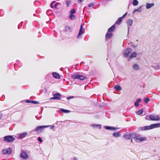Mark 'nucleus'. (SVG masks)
<instances>
[{"mask_svg": "<svg viewBox=\"0 0 160 160\" xmlns=\"http://www.w3.org/2000/svg\"><path fill=\"white\" fill-rule=\"evenodd\" d=\"M160 127V123H155L151 124L149 126H145L143 127H139L138 128V130L141 131H145Z\"/></svg>", "mask_w": 160, "mask_h": 160, "instance_id": "f257e3e1", "label": "nucleus"}, {"mask_svg": "<svg viewBox=\"0 0 160 160\" xmlns=\"http://www.w3.org/2000/svg\"><path fill=\"white\" fill-rule=\"evenodd\" d=\"M136 133H125L123 135V137L127 140H131V142H132V139H135Z\"/></svg>", "mask_w": 160, "mask_h": 160, "instance_id": "f03ea898", "label": "nucleus"}, {"mask_svg": "<svg viewBox=\"0 0 160 160\" xmlns=\"http://www.w3.org/2000/svg\"><path fill=\"white\" fill-rule=\"evenodd\" d=\"M71 78L74 79H78L81 80H83L87 79L86 76L77 73L72 75Z\"/></svg>", "mask_w": 160, "mask_h": 160, "instance_id": "7ed1b4c3", "label": "nucleus"}, {"mask_svg": "<svg viewBox=\"0 0 160 160\" xmlns=\"http://www.w3.org/2000/svg\"><path fill=\"white\" fill-rule=\"evenodd\" d=\"M15 140V138L11 135L5 136L3 137V140L8 142H12Z\"/></svg>", "mask_w": 160, "mask_h": 160, "instance_id": "20e7f679", "label": "nucleus"}, {"mask_svg": "<svg viewBox=\"0 0 160 160\" xmlns=\"http://www.w3.org/2000/svg\"><path fill=\"white\" fill-rule=\"evenodd\" d=\"M140 135L136 133L135 141H136V140H138L140 142H142L143 141H146L147 140V138L145 137L140 138Z\"/></svg>", "mask_w": 160, "mask_h": 160, "instance_id": "39448f33", "label": "nucleus"}, {"mask_svg": "<svg viewBox=\"0 0 160 160\" xmlns=\"http://www.w3.org/2000/svg\"><path fill=\"white\" fill-rule=\"evenodd\" d=\"M12 150L11 148H5L2 150V154H3L10 155L12 153Z\"/></svg>", "mask_w": 160, "mask_h": 160, "instance_id": "423d86ee", "label": "nucleus"}, {"mask_svg": "<svg viewBox=\"0 0 160 160\" xmlns=\"http://www.w3.org/2000/svg\"><path fill=\"white\" fill-rule=\"evenodd\" d=\"M150 118L151 120L152 121H158L160 119V117L159 115H156L153 114L150 115Z\"/></svg>", "mask_w": 160, "mask_h": 160, "instance_id": "0eeeda50", "label": "nucleus"}, {"mask_svg": "<svg viewBox=\"0 0 160 160\" xmlns=\"http://www.w3.org/2000/svg\"><path fill=\"white\" fill-rule=\"evenodd\" d=\"M61 95L59 93L53 94V97L51 98L50 100H61Z\"/></svg>", "mask_w": 160, "mask_h": 160, "instance_id": "6e6552de", "label": "nucleus"}, {"mask_svg": "<svg viewBox=\"0 0 160 160\" xmlns=\"http://www.w3.org/2000/svg\"><path fill=\"white\" fill-rule=\"evenodd\" d=\"M49 125H46V126H41L37 127L34 130L37 132H41L43 128H46L49 127Z\"/></svg>", "mask_w": 160, "mask_h": 160, "instance_id": "1a4fd4ad", "label": "nucleus"}, {"mask_svg": "<svg viewBox=\"0 0 160 160\" xmlns=\"http://www.w3.org/2000/svg\"><path fill=\"white\" fill-rule=\"evenodd\" d=\"M131 52V49L130 48H128L126 49L123 52L124 56L125 58H128L129 56V54Z\"/></svg>", "mask_w": 160, "mask_h": 160, "instance_id": "9d476101", "label": "nucleus"}, {"mask_svg": "<svg viewBox=\"0 0 160 160\" xmlns=\"http://www.w3.org/2000/svg\"><path fill=\"white\" fill-rule=\"evenodd\" d=\"M20 157L24 159H27L28 158V155L27 154L26 152L24 151H21Z\"/></svg>", "mask_w": 160, "mask_h": 160, "instance_id": "9b49d317", "label": "nucleus"}, {"mask_svg": "<svg viewBox=\"0 0 160 160\" xmlns=\"http://www.w3.org/2000/svg\"><path fill=\"white\" fill-rule=\"evenodd\" d=\"M60 4L59 2H56V1L52 2L50 4V7L52 8H57V7Z\"/></svg>", "mask_w": 160, "mask_h": 160, "instance_id": "f8f14e48", "label": "nucleus"}, {"mask_svg": "<svg viewBox=\"0 0 160 160\" xmlns=\"http://www.w3.org/2000/svg\"><path fill=\"white\" fill-rule=\"evenodd\" d=\"M83 26L82 24L81 25L80 29L79 31V33L77 35V38H78L83 33Z\"/></svg>", "mask_w": 160, "mask_h": 160, "instance_id": "ddd939ff", "label": "nucleus"}, {"mask_svg": "<svg viewBox=\"0 0 160 160\" xmlns=\"http://www.w3.org/2000/svg\"><path fill=\"white\" fill-rule=\"evenodd\" d=\"M104 128L106 129L110 130L111 131H114L116 129L119 128H116L115 127H111L109 126H105Z\"/></svg>", "mask_w": 160, "mask_h": 160, "instance_id": "4468645a", "label": "nucleus"}, {"mask_svg": "<svg viewBox=\"0 0 160 160\" xmlns=\"http://www.w3.org/2000/svg\"><path fill=\"white\" fill-rule=\"evenodd\" d=\"M28 133L26 132H24L22 133H20L18 134V138H22L25 137L27 134Z\"/></svg>", "mask_w": 160, "mask_h": 160, "instance_id": "2eb2a0df", "label": "nucleus"}, {"mask_svg": "<svg viewBox=\"0 0 160 160\" xmlns=\"http://www.w3.org/2000/svg\"><path fill=\"white\" fill-rule=\"evenodd\" d=\"M115 27L116 26L114 24L113 25L108 29V32L112 33L115 29Z\"/></svg>", "mask_w": 160, "mask_h": 160, "instance_id": "dca6fc26", "label": "nucleus"}, {"mask_svg": "<svg viewBox=\"0 0 160 160\" xmlns=\"http://www.w3.org/2000/svg\"><path fill=\"white\" fill-rule=\"evenodd\" d=\"M151 67L154 68L155 70H158L160 69V65L159 64H155L152 65Z\"/></svg>", "mask_w": 160, "mask_h": 160, "instance_id": "f3484780", "label": "nucleus"}, {"mask_svg": "<svg viewBox=\"0 0 160 160\" xmlns=\"http://www.w3.org/2000/svg\"><path fill=\"white\" fill-rule=\"evenodd\" d=\"M112 36V34L111 33L108 32H107L105 35V38L106 39L111 38Z\"/></svg>", "mask_w": 160, "mask_h": 160, "instance_id": "a211bd4d", "label": "nucleus"}, {"mask_svg": "<svg viewBox=\"0 0 160 160\" xmlns=\"http://www.w3.org/2000/svg\"><path fill=\"white\" fill-rule=\"evenodd\" d=\"M154 4L153 3H147L146 4V8L147 9H148L154 6Z\"/></svg>", "mask_w": 160, "mask_h": 160, "instance_id": "6ab92c4d", "label": "nucleus"}, {"mask_svg": "<svg viewBox=\"0 0 160 160\" xmlns=\"http://www.w3.org/2000/svg\"><path fill=\"white\" fill-rule=\"evenodd\" d=\"M52 74L53 77L55 78L60 79V76L57 72H53Z\"/></svg>", "mask_w": 160, "mask_h": 160, "instance_id": "aec40b11", "label": "nucleus"}, {"mask_svg": "<svg viewBox=\"0 0 160 160\" xmlns=\"http://www.w3.org/2000/svg\"><path fill=\"white\" fill-rule=\"evenodd\" d=\"M142 100L141 98H138L137 99L136 101L134 103V105L136 107H138L139 106V103Z\"/></svg>", "mask_w": 160, "mask_h": 160, "instance_id": "412c9836", "label": "nucleus"}, {"mask_svg": "<svg viewBox=\"0 0 160 160\" xmlns=\"http://www.w3.org/2000/svg\"><path fill=\"white\" fill-rule=\"evenodd\" d=\"M113 136L115 138H118L120 136V134L119 132H114L112 134Z\"/></svg>", "mask_w": 160, "mask_h": 160, "instance_id": "4be33fe9", "label": "nucleus"}, {"mask_svg": "<svg viewBox=\"0 0 160 160\" xmlns=\"http://www.w3.org/2000/svg\"><path fill=\"white\" fill-rule=\"evenodd\" d=\"M133 22V21L132 19H128L127 20V24L129 26H131L132 25Z\"/></svg>", "mask_w": 160, "mask_h": 160, "instance_id": "5701e85b", "label": "nucleus"}, {"mask_svg": "<svg viewBox=\"0 0 160 160\" xmlns=\"http://www.w3.org/2000/svg\"><path fill=\"white\" fill-rule=\"evenodd\" d=\"M115 89L118 91H119L122 90V88L121 86L118 85H116L114 87Z\"/></svg>", "mask_w": 160, "mask_h": 160, "instance_id": "b1692460", "label": "nucleus"}, {"mask_svg": "<svg viewBox=\"0 0 160 160\" xmlns=\"http://www.w3.org/2000/svg\"><path fill=\"white\" fill-rule=\"evenodd\" d=\"M133 68L134 70H138L139 68V66L138 64L136 63L133 65Z\"/></svg>", "mask_w": 160, "mask_h": 160, "instance_id": "393cba45", "label": "nucleus"}, {"mask_svg": "<svg viewBox=\"0 0 160 160\" xmlns=\"http://www.w3.org/2000/svg\"><path fill=\"white\" fill-rule=\"evenodd\" d=\"M137 56V53L135 52H133L129 57V58H135Z\"/></svg>", "mask_w": 160, "mask_h": 160, "instance_id": "a878e982", "label": "nucleus"}, {"mask_svg": "<svg viewBox=\"0 0 160 160\" xmlns=\"http://www.w3.org/2000/svg\"><path fill=\"white\" fill-rule=\"evenodd\" d=\"M91 126H93V127H96L99 129H101V125L100 124H92Z\"/></svg>", "mask_w": 160, "mask_h": 160, "instance_id": "bb28decb", "label": "nucleus"}, {"mask_svg": "<svg viewBox=\"0 0 160 160\" xmlns=\"http://www.w3.org/2000/svg\"><path fill=\"white\" fill-rule=\"evenodd\" d=\"M71 28V27L68 26H66L65 27V31L66 32L70 31Z\"/></svg>", "mask_w": 160, "mask_h": 160, "instance_id": "cd10ccee", "label": "nucleus"}, {"mask_svg": "<svg viewBox=\"0 0 160 160\" xmlns=\"http://www.w3.org/2000/svg\"><path fill=\"white\" fill-rule=\"evenodd\" d=\"M143 109H141L140 110L137 111L136 113L137 114L140 115L143 113Z\"/></svg>", "mask_w": 160, "mask_h": 160, "instance_id": "c85d7f7f", "label": "nucleus"}, {"mask_svg": "<svg viewBox=\"0 0 160 160\" xmlns=\"http://www.w3.org/2000/svg\"><path fill=\"white\" fill-rule=\"evenodd\" d=\"M60 110L62 112H64V113H68V112H70V111L69 110H66V109H62V108L60 109Z\"/></svg>", "mask_w": 160, "mask_h": 160, "instance_id": "c756f323", "label": "nucleus"}, {"mask_svg": "<svg viewBox=\"0 0 160 160\" xmlns=\"http://www.w3.org/2000/svg\"><path fill=\"white\" fill-rule=\"evenodd\" d=\"M122 18L120 17L115 22V23L116 24H119L122 21Z\"/></svg>", "mask_w": 160, "mask_h": 160, "instance_id": "7c9ffc66", "label": "nucleus"}, {"mask_svg": "<svg viewBox=\"0 0 160 160\" xmlns=\"http://www.w3.org/2000/svg\"><path fill=\"white\" fill-rule=\"evenodd\" d=\"M141 8H142V6H140L139 8H138L134 9L133 12V13H134L136 12H141L142 11L141 9Z\"/></svg>", "mask_w": 160, "mask_h": 160, "instance_id": "2f4dec72", "label": "nucleus"}, {"mask_svg": "<svg viewBox=\"0 0 160 160\" xmlns=\"http://www.w3.org/2000/svg\"><path fill=\"white\" fill-rule=\"evenodd\" d=\"M132 4L134 6H136L138 4V2L137 0H133Z\"/></svg>", "mask_w": 160, "mask_h": 160, "instance_id": "473e14b6", "label": "nucleus"}, {"mask_svg": "<svg viewBox=\"0 0 160 160\" xmlns=\"http://www.w3.org/2000/svg\"><path fill=\"white\" fill-rule=\"evenodd\" d=\"M71 0H67L66 1V5L67 7H69L71 3Z\"/></svg>", "mask_w": 160, "mask_h": 160, "instance_id": "72a5a7b5", "label": "nucleus"}, {"mask_svg": "<svg viewBox=\"0 0 160 160\" xmlns=\"http://www.w3.org/2000/svg\"><path fill=\"white\" fill-rule=\"evenodd\" d=\"M69 18L71 20H73L75 19V17L73 14H70V16H69Z\"/></svg>", "mask_w": 160, "mask_h": 160, "instance_id": "f704fd0d", "label": "nucleus"}, {"mask_svg": "<svg viewBox=\"0 0 160 160\" xmlns=\"http://www.w3.org/2000/svg\"><path fill=\"white\" fill-rule=\"evenodd\" d=\"M144 101L146 103H147L150 101V99H149V98H144Z\"/></svg>", "mask_w": 160, "mask_h": 160, "instance_id": "c9c22d12", "label": "nucleus"}, {"mask_svg": "<svg viewBox=\"0 0 160 160\" xmlns=\"http://www.w3.org/2000/svg\"><path fill=\"white\" fill-rule=\"evenodd\" d=\"M76 11L74 9H73L70 11V14H73L75 13Z\"/></svg>", "mask_w": 160, "mask_h": 160, "instance_id": "e433bc0d", "label": "nucleus"}, {"mask_svg": "<svg viewBox=\"0 0 160 160\" xmlns=\"http://www.w3.org/2000/svg\"><path fill=\"white\" fill-rule=\"evenodd\" d=\"M4 14V12L3 10H0V16H2Z\"/></svg>", "mask_w": 160, "mask_h": 160, "instance_id": "4c0bfd02", "label": "nucleus"}, {"mask_svg": "<svg viewBox=\"0 0 160 160\" xmlns=\"http://www.w3.org/2000/svg\"><path fill=\"white\" fill-rule=\"evenodd\" d=\"M74 97H75L74 96H73L68 97L67 98V100H69V99H71L74 98Z\"/></svg>", "mask_w": 160, "mask_h": 160, "instance_id": "58836bf2", "label": "nucleus"}, {"mask_svg": "<svg viewBox=\"0 0 160 160\" xmlns=\"http://www.w3.org/2000/svg\"><path fill=\"white\" fill-rule=\"evenodd\" d=\"M23 22H21L20 24H19L18 25V29H19V28L21 27Z\"/></svg>", "mask_w": 160, "mask_h": 160, "instance_id": "ea45409f", "label": "nucleus"}, {"mask_svg": "<svg viewBox=\"0 0 160 160\" xmlns=\"http://www.w3.org/2000/svg\"><path fill=\"white\" fill-rule=\"evenodd\" d=\"M32 103L34 104H38L39 103V102L35 101L32 100Z\"/></svg>", "mask_w": 160, "mask_h": 160, "instance_id": "a19ab883", "label": "nucleus"}, {"mask_svg": "<svg viewBox=\"0 0 160 160\" xmlns=\"http://www.w3.org/2000/svg\"><path fill=\"white\" fill-rule=\"evenodd\" d=\"M145 119L147 120H151V119L150 118V115L149 116H146Z\"/></svg>", "mask_w": 160, "mask_h": 160, "instance_id": "79ce46f5", "label": "nucleus"}, {"mask_svg": "<svg viewBox=\"0 0 160 160\" xmlns=\"http://www.w3.org/2000/svg\"><path fill=\"white\" fill-rule=\"evenodd\" d=\"M38 140L40 142H42L43 141L42 138L40 137L38 138Z\"/></svg>", "mask_w": 160, "mask_h": 160, "instance_id": "37998d69", "label": "nucleus"}, {"mask_svg": "<svg viewBox=\"0 0 160 160\" xmlns=\"http://www.w3.org/2000/svg\"><path fill=\"white\" fill-rule=\"evenodd\" d=\"M131 46L134 48H136L138 47V45L137 44L135 45V44H133L131 45Z\"/></svg>", "mask_w": 160, "mask_h": 160, "instance_id": "c03bdc74", "label": "nucleus"}, {"mask_svg": "<svg viewBox=\"0 0 160 160\" xmlns=\"http://www.w3.org/2000/svg\"><path fill=\"white\" fill-rule=\"evenodd\" d=\"M94 4V3H93L91 2L88 5V7H91L93 6V5Z\"/></svg>", "mask_w": 160, "mask_h": 160, "instance_id": "a18cd8bd", "label": "nucleus"}, {"mask_svg": "<svg viewBox=\"0 0 160 160\" xmlns=\"http://www.w3.org/2000/svg\"><path fill=\"white\" fill-rule=\"evenodd\" d=\"M127 14V12H126L122 16V17H121V18L122 19L124 18H125V17H126V16Z\"/></svg>", "mask_w": 160, "mask_h": 160, "instance_id": "49530a36", "label": "nucleus"}, {"mask_svg": "<svg viewBox=\"0 0 160 160\" xmlns=\"http://www.w3.org/2000/svg\"><path fill=\"white\" fill-rule=\"evenodd\" d=\"M26 102L27 103H32V100H26Z\"/></svg>", "mask_w": 160, "mask_h": 160, "instance_id": "de8ad7c7", "label": "nucleus"}, {"mask_svg": "<svg viewBox=\"0 0 160 160\" xmlns=\"http://www.w3.org/2000/svg\"><path fill=\"white\" fill-rule=\"evenodd\" d=\"M54 126H51L50 127V128L51 129H53L54 128Z\"/></svg>", "mask_w": 160, "mask_h": 160, "instance_id": "09e8293b", "label": "nucleus"}, {"mask_svg": "<svg viewBox=\"0 0 160 160\" xmlns=\"http://www.w3.org/2000/svg\"><path fill=\"white\" fill-rule=\"evenodd\" d=\"M129 31V28L128 26V34Z\"/></svg>", "mask_w": 160, "mask_h": 160, "instance_id": "8fccbe9b", "label": "nucleus"}, {"mask_svg": "<svg viewBox=\"0 0 160 160\" xmlns=\"http://www.w3.org/2000/svg\"><path fill=\"white\" fill-rule=\"evenodd\" d=\"M83 1V0H78V2L79 3L82 2Z\"/></svg>", "mask_w": 160, "mask_h": 160, "instance_id": "3c124183", "label": "nucleus"}, {"mask_svg": "<svg viewBox=\"0 0 160 160\" xmlns=\"http://www.w3.org/2000/svg\"><path fill=\"white\" fill-rule=\"evenodd\" d=\"M73 160H77V159L76 158V157H74L73 158Z\"/></svg>", "mask_w": 160, "mask_h": 160, "instance_id": "603ef678", "label": "nucleus"}, {"mask_svg": "<svg viewBox=\"0 0 160 160\" xmlns=\"http://www.w3.org/2000/svg\"><path fill=\"white\" fill-rule=\"evenodd\" d=\"M2 114H0V119H1L2 118Z\"/></svg>", "mask_w": 160, "mask_h": 160, "instance_id": "864d4df0", "label": "nucleus"}, {"mask_svg": "<svg viewBox=\"0 0 160 160\" xmlns=\"http://www.w3.org/2000/svg\"><path fill=\"white\" fill-rule=\"evenodd\" d=\"M62 68H61L60 69V70H61V71H62Z\"/></svg>", "mask_w": 160, "mask_h": 160, "instance_id": "5fc2aeb1", "label": "nucleus"}, {"mask_svg": "<svg viewBox=\"0 0 160 160\" xmlns=\"http://www.w3.org/2000/svg\"><path fill=\"white\" fill-rule=\"evenodd\" d=\"M35 2H36H36H38V1H35Z\"/></svg>", "mask_w": 160, "mask_h": 160, "instance_id": "6e6d98bb", "label": "nucleus"}, {"mask_svg": "<svg viewBox=\"0 0 160 160\" xmlns=\"http://www.w3.org/2000/svg\"><path fill=\"white\" fill-rule=\"evenodd\" d=\"M83 63V62H81V63H80V65H81V63Z\"/></svg>", "mask_w": 160, "mask_h": 160, "instance_id": "4d7b16f0", "label": "nucleus"}, {"mask_svg": "<svg viewBox=\"0 0 160 160\" xmlns=\"http://www.w3.org/2000/svg\"><path fill=\"white\" fill-rule=\"evenodd\" d=\"M33 16H35V14H33Z\"/></svg>", "mask_w": 160, "mask_h": 160, "instance_id": "13d9d810", "label": "nucleus"}]
</instances>
